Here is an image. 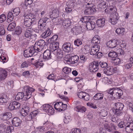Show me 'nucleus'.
<instances>
[{
	"mask_svg": "<svg viewBox=\"0 0 133 133\" xmlns=\"http://www.w3.org/2000/svg\"><path fill=\"white\" fill-rule=\"evenodd\" d=\"M8 100V97L6 94L2 95L0 98V103H3L6 102Z\"/></svg>",
	"mask_w": 133,
	"mask_h": 133,
	"instance_id": "29",
	"label": "nucleus"
},
{
	"mask_svg": "<svg viewBox=\"0 0 133 133\" xmlns=\"http://www.w3.org/2000/svg\"><path fill=\"white\" fill-rule=\"evenodd\" d=\"M99 64L102 68H105L108 66V64L106 63L103 61H100L99 63Z\"/></svg>",
	"mask_w": 133,
	"mask_h": 133,
	"instance_id": "55",
	"label": "nucleus"
},
{
	"mask_svg": "<svg viewBox=\"0 0 133 133\" xmlns=\"http://www.w3.org/2000/svg\"><path fill=\"white\" fill-rule=\"evenodd\" d=\"M121 90L120 88H113L110 89L108 90V93L110 95L111 97L113 96L114 94H115L118 92L119 90Z\"/></svg>",
	"mask_w": 133,
	"mask_h": 133,
	"instance_id": "19",
	"label": "nucleus"
},
{
	"mask_svg": "<svg viewBox=\"0 0 133 133\" xmlns=\"http://www.w3.org/2000/svg\"><path fill=\"white\" fill-rule=\"evenodd\" d=\"M38 25L40 30L43 31L46 29L45 24H44L38 21Z\"/></svg>",
	"mask_w": 133,
	"mask_h": 133,
	"instance_id": "33",
	"label": "nucleus"
},
{
	"mask_svg": "<svg viewBox=\"0 0 133 133\" xmlns=\"http://www.w3.org/2000/svg\"><path fill=\"white\" fill-rule=\"evenodd\" d=\"M116 129L115 125L113 123H111L109 127V129H108V131L110 132Z\"/></svg>",
	"mask_w": 133,
	"mask_h": 133,
	"instance_id": "47",
	"label": "nucleus"
},
{
	"mask_svg": "<svg viewBox=\"0 0 133 133\" xmlns=\"http://www.w3.org/2000/svg\"><path fill=\"white\" fill-rule=\"evenodd\" d=\"M43 110L49 115L53 114L54 110L51 105L48 104H44L42 106Z\"/></svg>",
	"mask_w": 133,
	"mask_h": 133,
	"instance_id": "5",
	"label": "nucleus"
},
{
	"mask_svg": "<svg viewBox=\"0 0 133 133\" xmlns=\"http://www.w3.org/2000/svg\"><path fill=\"white\" fill-rule=\"evenodd\" d=\"M76 111L78 112H81L83 113L86 111V108L83 107L82 106H78L76 107Z\"/></svg>",
	"mask_w": 133,
	"mask_h": 133,
	"instance_id": "40",
	"label": "nucleus"
},
{
	"mask_svg": "<svg viewBox=\"0 0 133 133\" xmlns=\"http://www.w3.org/2000/svg\"><path fill=\"white\" fill-rule=\"evenodd\" d=\"M115 106L113 112L117 116H119L121 112V110L124 108V105L122 103H115Z\"/></svg>",
	"mask_w": 133,
	"mask_h": 133,
	"instance_id": "4",
	"label": "nucleus"
},
{
	"mask_svg": "<svg viewBox=\"0 0 133 133\" xmlns=\"http://www.w3.org/2000/svg\"><path fill=\"white\" fill-rule=\"evenodd\" d=\"M96 9L93 7H90L87 8L84 11V14L86 15H89L92 14L95 12Z\"/></svg>",
	"mask_w": 133,
	"mask_h": 133,
	"instance_id": "17",
	"label": "nucleus"
},
{
	"mask_svg": "<svg viewBox=\"0 0 133 133\" xmlns=\"http://www.w3.org/2000/svg\"><path fill=\"white\" fill-rule=\"evenodd\" d=\"M62 25L65 28H68L71 25L70 21L68 19L64 20L62 23Z\"/></svg>",
	"mask_w": 133,
	"mask_h": 133,
	"instance_id": "25",
	"label": "nucleus"
},
{
	"mask_svg": "<svg viewBox=\"0 0 133 133\" xmlns=\"http://www.w3.org/2000/svg\"><path fill=\"white\" fill-rule=\"evenodd\" d=\"M6 16L4 14H2L0 16V23H2L6 19Z\"/></svg>",
	"mask_w": 133,
	"mask_h": 133,
	"instance_id": "54",
	"label": "nucleus"
},
{
	"mask_svg": "<svg viewBox=\"0 0 133 133\" xmlns=\"http://www.w3.org/2000/svg\"><path fill=\"white\" fill-rule=\"evenodd\" d=\"M58 38V36L57 35H54L51 38H50L49 39V41L50 40V41L51 42H55V41L57 40Z\"/></svg>",
	"mask_w": 133,
	"mask_h": 133,
	"instance_id": "60",
	"label": "nucleus"
},
{
	"mask_svg": "<svg viewBox=\"0 0 133 133\" xmlns=\"http://www.w3.org/2000/svg\"><path fill=\"white\" fill-rule=\"evenodd\" d=\"M32 1L31 0H25V5L27 6L28 5H30L32 3Z\"/></svg>",
	"mask_w": 133,
	"mask_h": 133,
	"instance_id": "64",
	"label": "nucleus"
},
{
	"mask_svg": "<svg viewBox=\"0 0 133 133\" xmlns=\"http://www.w3.org/2000/svg\"><path fill=\"white\" fill-rule=\"evenodd\" d=\"M119 18L118 13H116L114 14H111L109 20L111 23L114 25L116 24Z\"/></svg>",
	"mask_w": 133,
	"mask_h": 133,
	"instance_id": "8",
	"label": "nucleus"
},
{
	"mask_svg": "<svg viewBox=\"0 0 133 133\" xmlns=\"http://www.w3.org/2000/svg\"><path fill=\"white\" fill-rule=\"evenodd\" d=\"M100 37L98 35H96L92 39L91 43L95 45H98L100 43Z\"/></svg>",
	"mask_w": 133,
	"mask_h": 133,
	"instance_id": "21",
	"label": "nucleus"
},
{
	"mask_svg": "<svg viewBox=\"0 0 133 133\" xmlns=\"http://www.w3.org/2000/svg\"><path fill=\"white\" fill-rule=\"evenodd\" d=\"M123 94V92L122 90H120L116 94H114L113 96L117 98L120 97Z\"/></svg>",
	"mask_w": 133,
	"mask_h": 133,
	"instance_id": "43",
	"label": "nucleus"
},
{
	"mask_svg": "<svg viewBox=\"0 0 133 133\" xmlns=\"http://www.w3.org/2000/svg\"><path fill=\"white\" fill-rule=\"evenodd\" d=\"M86 92H81L78 94V96L80 98H83Z\"/></svg>",
	"mask_w": 133,
	"mask_h": 133,
	"instance_id": "58",
	"label": "nucleus"
},
{
	"mask_svg": "<svg viewBox=\"0 0 133 133\" xmlns=\"http://www.w3.org/2000/svg\"><path fill=\"white\" fill-rule=\"evenodd\" d=\"M52 56L51 51L49 50H46L43 53V57L44 59L49 60L51 59Z\"/></svg>",
	"mask_w": 133,
	"mask_h": 133,
	"instance_id": "12",
	"label": "nucleus"
},
{
	"mask_svg": "<svg viewBox=\"0 0 133 133\" xmlns=\"http://www.w3.org/2000/svg\"><path fill=\"white\" fill-rule=\"evenodd\" d=\"M16 26V24L14 22L10 23L7 28V29L9 31H12Z\"/></svg>",
	"mask_w": 133,
	"mask_h": 133,
	"instance_id": "37",
	"label": "nucleus"
},
{
	"mask_svg": "<svg viewBox=\"0 0 133 133\" xmlns=\"http://www.w3.org/2000/svg\"><path fill=\"white\" fill-rule=\"evenodd\" d=\"M51 34L50 30L49 28H48L47 30H46L41 35V37L44 38H45L49 36Z\"/></svg>",
	"mask_w": 133,
	"mask_h": 133,
	"instance_id": "27",
	"label": "nucleus"
},
{
	"mask_svg": "<svg viewBox=\"0 0 133 133\" xmlns=\"http://www.w3.org/2000/svg\"><path fill=\"white\" fill-rule=\"evenodd\" d=\"M59 15V12L57 9H55L52 11V14L49 15L50 18L53 19L58 17Z\"/></svg>",
	"mask_w": 133,
	"mask_h": 133,
	"instance_id": "16",
	"label": "nucleus"
},
{
	"mask_svg": "<svg viewBox=\"0 0 133 133\" xmlns=\"http://www.w3.org/2000/svg\"><path fill=\"white\" fill-rule=\"evenodd\" d=\"M71 71V69L67 67H64L63 69V71L64 73L66 74L70 72Z\"/></svg>",
	"mask_w": 133,
	"mask_h": 133,
	"instance_id": "46",
	"label": "nucleus"
},
{
	"mask_svg": "<svg viewBox=\"0 0 133 133\" xmlns=\"http://www.w3.org/2000/svg\"><path fill=\"white\" fill-rule=\"evenodd\" d=\"M12 116V114L10 112H6L0 115V118L3 120H8Z\"/></svg>",
	"mask_w": 133,
	"mask_h": 133,
	"instance_id": "11",
	"label": "nucleus"
},
{
	"mask_svg": "<svg viewBox=\"0 0 133 133\" xmlns=\"http://www.w3.org/2000/svg\"><path fill=\"white\" fill-rule=\"evenodd\" d=\"M125 127H130L131 128L132 127H133V123L132 122H126Z\"/></svg>",
	"mask_w": 133,
	"mask_h": 133,
	"instance_id": "57",
	"label": "nucleus"
},
{
	"mask_svg": "<svg viewBox=\"0 0 133 133\" xmlns=\"http://www.w3.org/2000/svg\"><path fill=\"white\" fill-rule=\"evenodd\" d=\"M22 29L21 28L18 26L16 28L15 33L17 35H19L22 32Z\"/></svg>",
	"mask_w": 133,
	"mask_h": 133,
	"instance_id": "42",
	"label": "nucleus"
},
{
	"mask_svg": "<svg viewBox=\"0 0 133 133\" xmlns=\"http://www.w3.org/2000/svg\"><path fill=\"white\" fill-rule=\"evenodd\" d=\"M38 113V111L35 110L32 112L27 117V119L28 120L30 121L32 118H35Z\"/></svg>",
	"mask_w": 133,
	"mask_h": 133,
	"instance_id": "24",
	"label": "nucleus"
},
{
	"mask_svg": "<svg viewBox=\"0 0 133 133\" xmlns=\"http://www.w3.org/2000/svg\"><path fill=\"white\" fill-rule=\"evenodd\" d=\"M21 122V121L18 117H14L12 121L13 125L16 127L20 126Z\"/></svg>",
	"mask_w": 133,
	"mask_h": 133,
	"instance_id": "15",
	"label": "nucleus"
},
{
	"mask_svg": "<svg viewBox=\"0 0 133 133\" xmlns=\"http://www.w3.org/2000/svg\"><path fill=\"white\" fill-rule=\"evenodd\" d=\"M24 89L25 91L24 93L23 92H19L16 96L15 99L19 100L22 99L23 97L25 98L24 100H27L30 98L32 96V93L35 89L28 86H25Z\"/></svg>",
	"mask_w": 133,
	"mask_h": 133,
	"instance_id": "2",
	"label": "nucleus"
},
{
	"mask_svg": "<svg viewBox=\"0 0 133 133\" xmlns=\"http://www.w3.org/2000/svg\"><path fill=\"white\" fill-rule=\"evenodd\" d=\"M101 115L103 117H104L107 115V112L104 110H103L100 112Z\"/></svg>",
	"mask_w": 133,
	"mask_h": 133,
	"instance_id": "63",
	"label": "nucleus"
},
{
	"mask_svg": "<svg viewBox=\"0 0 133 133\" xmlns=\"http://www.w3.org/2000/svg\"><path fill=\"white\" fill-rule=\"evenodd\" d=\"M79 59L77 55H75L71 56L68 60V62H70L71 63L74 64L76 63Z\"/></svg>",
	"mask_w": 133,
	"mask_h": 133,
	"instance_id": "20",
	"label": "nucleus"
},
{
	"mask_svg": "<svg viewBox=\"0 0 133 133\" xmlns=\"http://www.w3.org/2000/svg\"><path fill=\"white\" fill-rule=\"evenodd\" d=\"M124 129L126 132L127 133H131L133 131V127L131 128L129 127H125Z\"/></svg>",
	"mask_w": 133,
	"mask_h": 133,
	"instance_id": "61",
	"label": "nucleus"
},
{
	"mask_svg": "<svg viewBox=\"0 0 133 133\" xmlns=\"http://www.w3.org/2000/svg\"><path fill=\"white\" fill-rule=\"evenodd\" d=\"M95 23L93 21H90V22H88L86 24V26L88 30H92L95 27Z\"/></svg>",
	"mask_w": 133,
	"mask_h": 133,
	"instance_id": "18",
	"label": "nucleus"
},
{
	"mask_svg": "<svg viewBox=\"0 0 133 133\" xmlns=\"http://www.w3.org/2000/svg\"><path fill=\"white\" fill-rule=\"evenodd\" d=\"M105 19L104 18H101L98 19L96 22L97 25L99 27H102L104 25Z\"/></svg>",
	"mask_w": 133,
	"mask_h": 133,
	"instance_id": "26",
	"label": "nucleus"
},
{
	"mask_svg": "<svg viewBox=\"0 0 133 133\" xmlns=\"http://www.w3.org/2000/svg\"><path fill=\"white\" fill-rule=\"evenodd\" d=\"M14 17L13 15L12 12V11L9 12L8 14L7 22L9 23L12 21L13 20Z\"/></svg>",
	"mask_w": 133,
	"mask_h": 133,
	"instance_id": "34",
	"label": "nucleus"
},
{
	"mask_svg": "<svg viewBox=\"0 0 133 133\" xmlns=\"http://www.w3.org/2000/svg\"><path fill=\"white\" fill-rule=\"evenodd\" d=\"M111 14H116L117 11V9L114 6H113L111 5L109 6L108 8Z\"/></svg>",
	"mask_w": 133,
	"mask_h": 133,
	"instance_id": "30",
	"label": "nucleus"
},
{
	"mask_svg": "<svg viewBox=\"0 0 133 133\" xmlns=\"http://www.w3.org/2000/svg\"><path fill=\"white\" fill-rule=\"evenodd\" d=\"M29 29H27L24 34L25 36L27 38H29L31 37V36H32L31 34V31Z\"/></svg>",
	"mask_w": 133,
	"mask_h": 133,
	"instance_id": "41",
	"label": "nucleus"
},
{
	"mask_svg": "<svg viewBox=\"0 0 133 133\" xmlns=\"http://www.w3.org/2000/svg\"><path fill=\"white\" fill-rule=\"evenodd\" d=\"M103 97V94L98 93L95 95L93 97V98L95 100H97L102 99Z\"/></svg>",
	"mask_w": 133,
	"mask_h": 133,
	"instance_id": "31",
	"label": "nucleus"
},
{
	"mask_svg": "<svg viewBox=\"0 0 133 133\" xmlns=\"http://www.w3.org/2000/svg\"><path fill=\"white\" fill-rule=\"evenodd\" d=\"M54 53L55 55L60 58H62L63 56V52L59 48L55 51Z\"/></svg>",
	"mask_w": 133,
	"mask_h": 133,
	"instance_id": "28",
	"label": "nucleus"
},
{
	"mask_svg": "<svg viewBox=\"0 0 133 133\" xmlns=\"http://www.w3.org/2000/svg\"><path fill=\"white\" fill-rule=\"evenodd\" d=\"M8 73L6 70L2 68H0V81L4 80L6 78Z\"/></svg>",
	"mask_w": 133,
	"mask_h": 133,
	"instance_id": "9",
	"label": "nucleus"
},
{
	"mask_svg": "<svg viewBox=\"0 0 133 133\" xmlns=\"http://www.w3.org/2000/svg\"><path fill=\"white\" fill-rule=\"evenodd\" d=\"M71 44L69 42H66L64 44L62 47L63 50L65 52L69 53L72 51V48L71 47Z\"/></svg>",
	"mask_w": 133,
	"mask_h": 133,
	"instance_id": "7",
	"label": "nucleus"
},
{
	"mask_svg": "<svg viewBox=\"0 0 133 133\" xmlns=\"http://www.w3.org/2000/svg\"><path fill=\"white\" fill-rule=\"evenodd\" d=\"M29 108L26 107L22 109L21 111H20V113L22 116L25 117L27 115L28 113L29 112Z\"/></svg>",
	"mask_w": 133,
	"mask_h": 133,
	"instance_id": "22",
	"label": "nucleus"
},
{
	"mask_svg": "<svg viewBox=\"0 0 133 133\" xmlns=\"http://www.w3.org/2000/svg\"><path fill=\"white\" fill-rule=\"evenodd\" d=\"M103 71L104 73L107 75L109 76L112 74V70H111L110 67H108L105 69Z\"/></svg>",
	"mask_w": 133,
	"mask_h": 133,
	"instance_id": "36",
	"label": "nucleus"
},
{
	"mask_svg": "<svg viewBox=\"0 0 133 133\" xmlns=\"http://www.w3.org/2000/svg\"><path fill=\"white\" fill-rule=\"evenodd\" d=\"M46 17H47V16ZM49 19V18L47 17H43L40 19L39 22L44 24H45L46 21L48 20Z\"/></svg>",
	"mask_w": 133,
	"mask_h": 133,
	"instance_id": "45",
	"label": "nucleus"
},
{
	"mask_svg": "<svg viewBox=\"0 0 133 133\" xmlns=\"http://www.w3.org/2000/svg\"><path fill=\"white\" fill-rule=\"evenodd\" d=\"M112 59L114 61V63L115 65H118L121 63V60L118 58L116 57L114 59Z\"/></svg>",
	"mask_w": 133,
	"mask_h": 133,
	"instance_id": "53",
	"label": "nucleus"
},
{
	"mask_svg": "<svg viewBox=\"0 0 133 133\" xmlns=\"http://www.w3.org/2000/svg\"><path fill=\"white\" fill-rule=\"evenodd\" d=\"M98 62L97 61H94L90 63L89 67L90 71L92 72H96L98 69Z\"/></svg>",
	"mask_w": 133,
	"mask_h": 133,
	"instance_id": "6",
	"label": "nucleus"
},
{
	"mask_svg": "<svg viewBox=\"0 0 133 133\" xmlns=\"http://www.w3.org/2000/svg\"><path fill=\"white\" fill-rule=\"evenodd\" d=\"M71 121V117L70 116H67L64 117V122L66 124L68 123L69 122Z\"/></svg>",
	"mask_w": 133,
	"mask_h": 133,
	"instance_id": "51",
	"label": "nucleus"
},
{
	"mask_svg": "<svg viewBox=\"0 0 133 133\" xmlns=\"http://www.w3.org/2000/svg\"><path fill=\"white\" fill-rule=\"evenodd\" d=\"M14 129V127L12 126H9L7 128L6 132L11 133V132L13 131Z\"/></svg>",
	"mask_w": 133,
	"mask_h": 133,
	"instance_id": "56",
	"label": "nucleus"
},
{
	"mask_svg": "<svg viewBox=\"0 0 133 133\" xmlns=\"http://www.w3.org/2000/svg\"><path fill=\"white\" fill-rule=\"evenodd\" d=\"M45 45V42L43 39L40 40L36 42L34 46L30 47L28 49L24 52L23 55L25 57L32 56L35 52H38L42 51Z\"/></svg>",
	"mask_w": 133,
	"mask_h": 133,
	"instance_id": "1",
	"label": "nucleus"
},
{
	"mask_svg": "<svg viewBox=\"0 0 133 133\" xmlns=\"http://www.w3.org/2000/svg\"><path fill=\"white\" fill-rule=\"evenodd\" d=\"M116 33L119 36H123L125 33V29L122 27L117 29L115 31Z\"/></svg>",
	"mask_w": 133,
	"mask_h": 133,
	"instance_id": "23",
	"label": "nucleus"
},
{
	"mask_svg": "<svg viewBox=\"0 0 133 133\" xmlns=\"http://www.w3.org/2000/svg\"><path fill=\"white\" fill-rule=\"evenodd\" d=\"M87 105L88 106H89L90 107L93 109H96L97 108L96 105L92 103H87Z\"/></svg>",
	"mask_w": 133,
	"mask_h": 133,
	"instance_id": "59",
	"label": "nucleus"
},
{
	"mask_svg": "<svg viewBox=\"0 0 133 133\" xmlns=\"http://www.w3.org/2000/svg\"><path fill=\"white\" fill-rule=\"evenodd\" d=\"M74 44L75 45L79 46L82 44V42L80 39H77L74 41Z\"/></svg>",
	"mask_w": 133,
	"mask_h": 133,
	"instance_id": "44",
	"label": "nucleus"
},
{
	"mask_svg": "<svg viewBox=\"0 0 133 133\" xmlns=\"http://www.w3.org/2000/svg\"><path fill=\"white\" fill-rule=\"evenodd\" d=\"M14 17L13 15L12 12V11L9 12L8 14L7 22L9 23L12 21L13 20Z\"/></svg>",
	"mask_w": 133,
	"mask_h": 133,
	"instance_id": "35",
	"label": "nucleus"
},
{
	"mask_svg": "<svg viewBox=\"0 0 133 133\" xmlns=\"http://www.w3.org/2000/svg\"><path fill=\"white\" fill-rule=\"evenodd\" d=\"M5 33V31L4 28L1 26H0V35H2Z\"/></svg>",
	"mask_w": 133,
	"mask_h": 133,
	"instance_id": "62",
	"label": "nucleus"
},
{
	"mask_svg": "<svg viewBox=\"0 0 133 133\" xmlns=\"http://www.w3.org/2000/svg\"><path fill=\"white\" fill-rule=\"evenodd\" d=\"M108 56L109 57L113 58L114 59L116 57L118 56L117 54L115 52L111 51L108 54Z\"/></svg>",
	"mask_w": 133,
	"mask_h": 133,
	"instance_id": "39",
	"label": "nucleus"
},
{
	"mask_svg": "<svg viewBox=\"0 0 133 133\" xmlns=\"http://www.w3.org/2000/svg\"><path fill=\"white\" fill-rule=\"evenodd\" d=\"M24 17V24L27 27L30 26L36 20L34 15L32 13L25 14Z\"/></svg>",
	"mask_w": 133,
	"mask_h": 133,
	"instance_id": "3",
	"label": "nucleus"
},
{
	"mask_svg": "<svg viewBox=\"0 0 133 133\" xmlns=\"http://www.w3.org/2000/svg\"><path fill=\"white\" fill-rule=\"evenodd\" d=\"M49 48L50 51L54 52L55 51L59 48L58 42H56L51 43Z\"/></svg>",
	"mask_w": 133,
	"mask_h": 133,
	"instance_id": "13",
	"label": "nucleus"
},
{
	"mask_svg": "<svg viewBox=\"0 0 133 133\" xmlns=\"http://www.w3.org/2000/svg\"><path fill=\"white\" fill-rule=\"evenodd\" d=\"M126 122L121 121L118 124V127L120 128L124 129L125 127Z\"/></svg>",
	"mask_w": 133,
	"mask_h": 133,
	"instance_id": "49",
	"label": "nucleus"
},
{
	"mask_svg": "<svg viewBox=\"0 0 133 133\" xmlns=\"http://www.w3.org/2000/svg\"><path fill=\"white\" fill-rule=\"evenodd\" d=\"M100 46L99 45H95L91 48L90 54L93 56L96 55L100 49Z\"/></svg>",
	"mask_w": 133,
	"mask_h": 133,
	"instance_id": "10",
	"label": "nucleus"
},
{
	"mask_svg": "<svg viewBox=\"0 0 133 133\" xmlns=\"http://www.w3.org/2000/svg\"><path fill=\"white\" fill-rule=\"evenodd\" d=\"M33 64L37 68H38L39 66H42L43 65L42 61L39 60L38 61H36V62L35 61L34 63Z\"/></svg>",
	"mask_w": 133,
	"mask_h": 133,
	"instance_id": "38",
	"label": "nucleus"
},
{
	"mask_svg": "<svg viewBox=\"0 0 133 133\" xmlns=\"http://www.w3.org/2000/svg\"><path fill=\"white\" fill-rule=\"evenodd\" d=\"M90 20L91 18L90 17L85 16L83 18V22L86 23L88 22H90Z\"/></svg>",
	"mask_w": 133,
	"mask_h": 133,
	"instance_id": "50",
	"label": "nucleus"
},
{
	"mask_svg": "<svg viewBox=\"0 0 133 133\" xmlns=\"http://www.w3.org/2000/svg\"><path fill=\"white\" fill-rule=\"evenodd\" d=\"M74 33L76 35H77L81 33V28L80 26L74 28L72 29Z\"/></svg>",
	"mask_w": 133,
	"mask_h": 133,
	"instance_id": "32",
	"label": "nucleus"
},
{
	"mask_svg": "<svg viewBox=\"0 0 133 133\" xmlns=\"http://www.w3.org/2000/svg\"><path fill=\"white\" fill-rule=\"evenodd\" d=\"M12 102L13 103L16 110L19 108L21 106L20 103L18 102L15 101H14Z\"/></svg>",
	"mask_w": 133,
	"mask_h": 133,
	"instance_id": "48",
	"label": "nucleus"
},
{
	"mask_svg": "<svg viewBox=\"0 0 133 133\" xmlns=\"http://www.w3.org/2000/svg\"><path fill=\"white\" fill-rule=\"evenodd\" d=\"M8 109L10 110H15V109L12 102H11L8 106Z\"/></svg>",
	"mask_w": 133,
	"mask_h": 133,
	"instance_id": "52",
	"label": "nucleus"
},
{
	"mask_svg": "<svg viewBox=\"0 0 133 133\" xmlns=\"http://www.w3.org/2000/svg\"><path fill=\"white\" fill-rule=\"evenodd\" d=\"M117 41L115 40H111L107 43V45L109 48H113L115 47L117 45Z\"/></svg>",
	"mask_w": 133,
	"mask_h": 133,
	"instance_id": "14",
	"label": "nucleus"
}]
</instances>
